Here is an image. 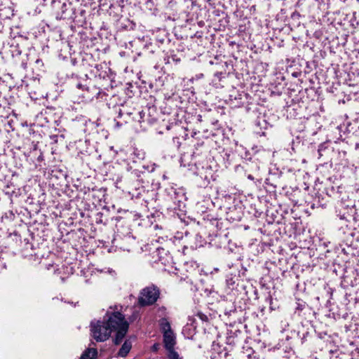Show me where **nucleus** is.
<instances>
[{"mask_svg":"<svg viewBox=\"0 0 359 359\" xmlns=\"http://www.w3.org/2000/svg\"><path fill=\"white\" fill-rule=\"evenodd\" d=\"M158 313H159L160 316L165 317L166 316V309L165 306H161L158 309Z\"/></svg>","mask_w":359,"mask_h":359,"instance_id":"obj_10","label":"nucleus"},{"mask_svg":"<svg viewBox=\"0 0 359 359\" xmlns=\"http://www.w3.org/2000/svg\"><path fill=\"white\" fill-rule=\"evenodd\" d=\"M170 359H180L179 355L177 352H172V353H169Z\"/></svg>","mask_w":359,"mask_h":359,"instance_id":"obj_12","label":"nucleus"},{"mask_svg":"<svg viewBox=\"0 0 359 359\" xmlns=\"http://www.w3.org/2000/svg\"><path fill=\"white\" fill-rule=\"evenodd\" d=\"M132 348V342L130 341V339H127L125 340L124 343L123 344L122 346L119 349L118 352V355L119 357L124 358L126 357Z\"/></svg>","mask_w":359,"mask_h":359,"instance_id":"obj_6","label":"nucleus"},{"mask_svg":"<svg viewBox=\"0 0 359 359\" xmlns=\"http://www.w3.org/2000/svg\"><path fill=\"white\" fill-rule=\"evenodd\" d=\"M76 87H77L79 89H82V90L86 89V90H88V88H87V87H86L85 86L82 85L81 83H78V84L76 85Z\"/></svg>","mask_w":359,"mask_h":359,"instance_id":"obj_14","label":"nucleus"},{"mask_svg":"<svg viewBox=\"0 0 359 359\" xmlns=\"http://www.w3.org/2000/svg\"><path fill=\"white\" fill-rule=\"evenodd\" d=\"M198 316L203 320V321H206L208 320V317L207 316H205V314L203 313H198Z\"/></svg>","mask_w":359,"mask_h":359,"instance_id":"obj_13","label":"nucleus"},{"mask_svg":"<svg viewBox=\"0 0 359 359\" xmlns=\"http://www.w3.org/2000/svg\"><path fill=\"white\" fill-rule=\"evenodd\" d=\"M159 325L163 334L168 332H172L171 330L170 324L168 318L165 317H163L160 319Z\"/></svg>","mask_w":359,"mask_h":359,"instance_id":"obj_7","label":"nucleus"},{"mask_svg":"<svg viewBox=\"0 0 359 359\" xmlns=\"http://www.w3.org/2000/svg\"><path fill=\"white\" fill-rule=\"evenodd\" d=\"M163 343L165 348L169 351V353L175 352L174 350L175 337L172 332H168L163 334Z\"/></svg>","mask_w":359,"mask_h":359,"instance_id":"obj_4","label":"nucleus"},{"mask_svg":"<svg viewBox=\"0 0 359 359\" xmlns=\"http://www.w3.org/2000/svg\"><path fill=\"white\" fill-rule=\"evenodd\" d=\"M142 173V171L135 169L132 171L131 174L135 176L136 177L139 178L141 177V174Z\"/></svg>","mask_w":359,"mask_h":359,"instance_id":"obj_11","label":"nucleus"},{"mask_svg":"<svg viewBox=\"0 0 359 359\" xmlns=\"http://www.w3.org/2000/svg\"><path fill=\"white\" fill-rule=\"evenodd\" d=\"M13 15L14 10L11 4L8 5L1 4L0 6V18L2 20L11 19Z\"/></svg>","mask_w":359,"mask_h":359,"instance_id":"obj_5","label":"nucleus"},{"mask_svg":"<svg viewBox=\"0 0 359 359\" xmlns=\"http://www.w3.org/2000/svg\"><path fill=\"white\" fill-rule=\"evenodd\" d=\"M97 355L96 348H88L81 355L80 359H93Z\"/></svg>","mask_w":359,"mask_h":359,"instance_id":"obj_8","label":"nucleus"},{"mask_svg":"<svg viewBox=\"0 0 359 359\" xmlns=\"http://www.w3.org/2000/svg\"><path fill=\"white\" fill-rule=\"evenodd\" d=\"M52 5L55 9L60 8L59 11H55L57 19L65 20L69 17L71 13L70 6H67L66 3H61L60 0H54L52 2Z\"/></svg>","mask_w":359,"mask_h":359,"instance_id":"obj_3","label":"nucleus"},{"mask_svg":"<svg viewBox=\"0 0 359 359\" xmlns=\"http://www.w3.org/2000/svg\"><path fill=\"white\" fill-rule=\"evenodd\" d=\"M129 324L119 311H107L102 320H93L90 324V334L97 342L107 341L113 332H116L114 343H121L128 331Z\"/></svg>","mask_w":359,"mask_h":359,"instance_id":"obj_1","label":"nucleus"},{"mask_svg":"<svg viewBox=\"0 0 359 359\" xmlns=\"http://www.w3.org/2000/svg\"><path fill=\"white\" fill-rule=\"evenodd\" d=\"M161 292L159 288L154 285H151L143 288L137 298L138 304L140 306H148L154 304L159 299Z\"/></svg>","mask_w":359,"mask_h":359,"instance_id":"obj_2","label":"nucleus"},{"mask_svg":"<svg viewBox=\"0 0 359 359\" xmlns=\"http://www.w3.org/2000/svg\"><path fill=\"white\" fill-rule=\"evenodd\" d=\"M248 178L249 180H254V177H253V176H252V175H249L248 176Z\"/></svg>","mask_w":359,"mask_h":359,"instance_id":"obj_15","label":"nucleus"},{"mask_svg":"<svg viewBox=\"0 0 359 359\" xmlns=\"http://www.w3.org/2000/svg\"><path fill=\"white\" fill-rule=\"evenodd\" d=\"M205 243V242L201 236L196 234L194 237V242L190 245V248L191 249H197L198 248L203 247Z\"/></svg>","mask_w":359,"mask_h":359,"instance_id":"obj_9","label":"nucleus"}]
</instances>
